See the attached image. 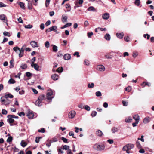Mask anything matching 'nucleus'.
<instances>
[{"label":"nucleus","instance_id":"nucleus-3","mask_svg":"<svg viewBox=\"0 0 154 154\" xmlns=\"http://www.w3.org/2000/svg\"><path fill=\"white\" fill-rule=\"evenodd\" d=\"M47 99L48 100H51L54 98L53 92L52 90H48L47 94Z\"/></svg>","mask_w":154,"mask_h":154},{"label":"nucleus","instance_id":"nucleus-37","mask_svg":"<svg viewBox=\"0 0 154 154\" xmlns=\"http://www.w3.org/2000/svg\"><path fill=\"white\" fill-rule=\"evenodd\" d=\"M88 85L89 88H92L94 87V83H92L91 84L88 83Z\"/></svg>","mask_w":154,"mask_h":154},{"label":"nucleus","instance_id":"nucleus-64","mask_svg":"<svg viewBox=\"0 0 154 154\" xmlns=\"http://www.w3.org/2000/svg\"><path fill=\"white\" fill-rule=\"evenodd\" d=\"M138 55V53L137 52H133V57L135 58Z\"/></svg>","mask_w":154,"mask_h":154},{"label":"nucleus","instance_id":"nucleus-18","mask_svg":"<svg viewBox=\"0 0 154 154\" xmlns=\"http://www.w3.org/2000/svg\"><path fill=\"white\" fill-rule=\"evenodd\" d=\"M18 5H20L21 8L23 9H25V5L24 3L22 2H19L18 3Z\"/></svg>","mask_w":154,"mask_h":154},{"label":"nucleus","instance_id":"nucleus-54","mask_svg":"<svg viewBox=\"0 0 154 154\" xmlns=\"http://www.w3.org/2000/svg\"><path fill=\"white\" fill-rule=\"evenodd\" d=\"M3 34L5 36H7L8 37H10V33L8 32H5L3 33Z\"/></svg>","mask_w":154,"mask_h":154},{"label":"nucleus","instance_id":"nucleus-57","mask_svg":"<svg viewBox=\"0 0 154 154\" xmlns=\"http://www.w3.org/2000/svg\"><path fill=\"white\" fill-rule=\"evenodd\" d=\"M84 25L85 27L88 26L89 25V23L87 20L85 21L84 23Z\"/></svg>","mask_w":154,"mask_h":154},{"label":"nucleus","instance_id":"nucleus-45","mask_svg":"<svg viewBox=\"0 0 154 154\" xmlns=\"http://www.w3.org/2000/svg\"><path fill=\"white\" fill-rule=\"evenodd\" d=\"M36 60V58L35 57H34L33 58H32L31 60V66H33L32 64L34 63V62Z\"/></svg>","mask_w":154,"mask_h":154},{"label":"nucleus","instance_id":"nucleus-16","mask_svg":"<svg viewBox=\"0 0 154 154\" xmlns=\"http://www.w3.org/2000/svg\"><path fill=\"white\" fill-rule=\"evenodd\" d=\"M32 66H33L32 67H33L35 70L37 71L39 70V66L37 64H32Z\"/></svg>","mask_w":154,"mask_h":154},{"label":"nucleus","instance_id":"nucleus-31","mask_svg":"<svg viewBox=\"0 0 154 154\" xmlns=\"http://www.w3.org/2000/svg\"><path fill=\"white\" fill-rule=\"evenodd\" d=\"M6 16L4 14H2L0 15V19L2 20H5Z\"/></svg>","mask_w":154,"mask_h":154},{"label":"nucleus","instance_id":"nucleus-12","mask_svg":"<svg viewBox=\"0 0 154 154\" xmlns=\"http://www.w3.org/2000/svg\"><path fill=\"white\" fill-rule=\"evenodd\" d=\"M70 55L69 54H65L64 56V59L66 60H68L71 58Z\"/></svg>","mask_w":154,"mask_h":154},{"label":"nucleus","instance_id":"nucleus-6","mask_svg":"<svg viewBox=\"0 0 154 154\" xmlns=\"http://www.w3.org/2000/svg\"><path fill=\"white\" fill-rule=\"evenodd\" d=\"M57 29V27L56 26H54L52 27H50L49 28L47 29L46 30V32H47L52 31H55Z\"/></svg>","mask_w":154,"mask_h":154},{"label":"nucleus","instance_id":"nucleus-19","mask_svg":"<svg viewBox=\"0 0 154 154\" xmlns=\"http://www.w3.org/2000/svg\"><path fill=\"white\" fill-rule=\"evenodd\" d=\"M4 97H5V98L7 99L8 98H13L14 96L12 95L11 94H6Z\"/></svg>","mask_w":154,"mask_h":154},{"label":"nucleus","instance_id":"nucleus-9","mask_svg":"<svg viewBox=\"0 0 154 154\" xmlns=\"http://www.w3.org/2000/svg\"><path fill=\"white\" fill-rule=\"evenodd\" d=\"M30 44L33 48L38 47V45L37 42L35 41H32L30 42Z\"/></svg>","mask_w":154,"mask_h":154},{"label":"nucleus","instance_id":"nucleus-23","mask_svg":"<svg viewBox=\"0 0 154 154\" xmlns=\"http://www.w3.org/2000/svg\"><path fill=\"white\" fill-rule=\"evenodd\" d=\"M96 135L99 137L103 135L102 132L100 130H98L96 132Z\"/></svg>","mask_w":154,"mask_h":154},{"label":"nucleus","instance_id":"nucleus-58","mask_svg":"<svg viewBox=\"0 0 154 154\" xmlns=\"http://www.w3.org/2000/svg\"><path fill=\"white\" fill-rule=\"evenodd\" d=\"M69 134L70 136H72L74 138H75V137L74 136V133L73 131H71L69 132Z\"/></svg>","mask_w":154,"mask_h":154},{"label":"nucleus","instance_id":"nucleus-26","mask_svg":"<svg viewBox=\"0 0 154 154\" xmlns=\"http://www.w3.org/2000/svg\"><path fill=\"white\" fill-rule=\"evenodd\" d=\"M88 11H93L94 12H95L96 11V10L94 8L93 6H90L89 7V8L88 9Z\"/></svg>","mask_w":154,"mask_h":154},{"label":"nucleus","instance_id":"nucleus-27","mask_svg":"<svg viewBox=\"0 0 154 154\" xmlns=\"http://www.w3.org/2000/svg\"><path fill=\"white\" fill-rule=\"evenodd\" d=\"M127 145L128 150H130L133 148L134 146V145L132 144H127Z\"/></svg>","mask_w":154,"mask_h":154},{"label":"nucleus","instance_id":"nucleus-21","mask_svg":"<svg viewBox=\"0 0 154 154\" xmlns=\"http://www.w3.org/2000/svg\"><path fill=\"white\" fill-rule=\"evenodd\" d=\"M8 118V121L10 124L11 126L12 125H13L11 124V123L14 122V120L10 117H9V118Z\"/></svg>","mask_w":154,"mask_h":154},{"label":"nucleus","instance_id":"nucleus-7","mask_svg":"<svg viewBox=\"0 0 154 154\" xmlns=\"http://www.w3.org/2000/svg\"><path fill=\"white\" fill-rule=\"evenodd\" d=\"M26 115L29 119H32L34 116L33 113L32 112L29 111L26 113Z\"/></svg>","mask_w":154,"mask_h":154},{"label":"nucleus","instance_id":"nucleus-28","mask_svg":"<svg viewBox=\"0 0 154 154\" xmlns=\"http://www.w3.org/2000/svg\"><path fill=\"white\" fill-rule=\"evenodd\" d=\"M51 46H53V51L54 52H56L57 51V47L54 45H52Z\"/></svg>","mask_w":154,"mask_h":154},{"label":"nucleus","instance_id":"nucleus-20","mask_svg":"<svg viewBox=\"0 0 154 154\" xmlns=\"http://www.w3.org/2000/svg\"><path fill=\"white\" fill-rule=\"evenodd\" d=\"M72 25V23H66V24L64 25L63 26L61 27V29H63L65 28L68 27Z\"/></svg>","mask_w":154,"mask_h":154},{"label":"nucleus","instance_id":"nucleus-36","mask_svg":"<svg viewBox=\"0 0 154 154\" xmlns=\"http://www.w3.org/2000/svg\"><path fill=\"white\" fill-rule=\"evenodd\" d=\"M45 47L47 48H48L50 46V43L48 41H47L45 42Z\"/></svg>","mask_w":154,"mask_h":154},{"label":"nucleus","instance_id":"nucleus-24","mask_svg":"<svg viewBox=\"0 0 154 154\" xmlns=\"http://www.w3.org/2000/svg\"><path fill=\"white\" fill-rule=\"evenodd\" d=\"M105 39L109 41L110 39V36L109 34H106L104 36Z\"/></svg>","mask_w":154,"mask_h":154},{"label":"nucleus","instance_id":"nucleus-51","mask_svg":"<svg viewBox=\"0 0 154 154\" xmlns=\"http://www.w3.org/2000/svg\"><path fill=\"white\" fill-rule=\"evenodd\" d=\"M28 8L30 10H31L32 9V4H30L29 1H28Z\"/></svg>","mask_w":154,"mask_h":154},{"label":"nucleus","instance_id":"nucleus-63","mask_svg":"<svg viewBox=\"0 0 154 154\" xmlns=\"http://www.w3.org/2000/svg\"><path fill=\"white\" fill-rule=\"evenodd\" d=\"M26 76L28 77H31L32 76V74L29 72H26Z\"/></svg>","mask_w":154,"mask_h":154},{"label":"nucleus","instance_id":"nucleus-47","mask_svg":"<svg viewBox=\"0 0 154 154\" xmlns=\"http://www.w3.org/2000/svg\"><path fill=\"white\" fill-rule=\"evenodd\" d=\"M50 0H46L45 5L46 7H48L49 4Z\"/></svg>","mask_w":154,"mask_h":154},{"label":"nucleus","instance_id":"nucleus-32","mask_svg":"<svg viewBox=\"0 0 154 154\" xmlns=\"http://www.w3.org/2000/svg\"><path fill=\"white\" fill-rule=\"evenodd\" d=\"M45 97V96L44 95H41L38 97V99L42 101L44 99Z\"/></svg>","mask_w":154,"mask_h":154},{"label":"nucleus","instance_id":"nucleus-38","mask_svg":"<svg viewBox=\"0 0 154 154\" xmlns=\"http://www.w3.org/2000/svg\"><path fill=\"white\" fill-rule=\"evenodd\" d=\"M118 131V128L115 127H113L112 129V131L113 133L116 132Z\"/></svg>","mask_w":154,"mask_h":154},{"label":"nucleus","instance_id":"nucleus-30","mask_svg":"<svg viewBox=\"0 0 154 154\" xmlns=\"http://www.w3.org/2000/svg\"><path fill=\"white\" fill-rule=\"evenodd\" d=\"M146 85H148L149 86H150V83H149L148 82H143V83L141 84V85L143 87H144Z\"/></svg>","mask_w":154,"mask_h":154},{"label":"nucleus","instance_id":"nucleus-17","mask_svg":"<svg viewBox=\"0 0 154 154\" xmlns=\"http://www.w3.org/2000/svg\"><path fill=\"white\" fill-rule=\"evenodd\" d=\"M58 75L57 74H55L51 76L52 79L55 80H57L58 79Z\"/></svg>","mask_w":154,"mask_h":154},{"label":"nucleus","instance_id":"nucleus-59","mask_svg":"<svg viewBox=\"0 0 154 154\" xmlns=\"http://www.w3.org/2000/svg\"><path fill=\"white\" fill-rule=\"evenodd\" d=\"M97 114V112L96 111H94L92 112V113L91 114V116L92 117H94V116H95Z\"/></svg>","mask_w":154,"mask_h":154},{"label":"nucleus","instance_id":"nucleus-33","mask_svg":"<svg viewBox=\"0 0 154 154\" xmlns=\"http://www.w3.org/2000/svg\"><path fill=\"white\" fill-rule=\"evenodd\" d=\"M132 119L130 117H129L128 119H126L125 120V121L127 123H129L131 122Z\"/></svg>","mask_w":154,"mask_h":154},{"label":"nucleus","instance_id":"nucleus-55","mask_svg":"<svg viewBox=\"0 0 154 154\" xmlns=\"http://www.w3.org/2000/svg\"><path fill=\"white\" fill-rule=\"evenodd\" d=\"M38 132H39L44 133L45 132V130L44 128H42L41 129L38 130Z\"/></svg>","mask_w":154,"mask_h":154},{"label":"nucleus","instance_id":"nucleus-39","mask_svg":"<svg viewBox=\"0 0 154 154\" xmlns=\"http://www.w3.org/2000/svg\"><path fill=\"white\" fill-rule=\"evenodd\" d=\"M32 25L31 24H28L27 25H25L24 27L26 29H31L32 27Z\"/></svg>","mask_w":154,"mask_h":154},{"label":"nucleus","instance_id":"nucleus-53","mask_svg":"<svg viewBox=\"0 0 154 154\" xmlns=\"http://www.w3.org/2000/svg\"><path fill=\"white\" fill-rule=\"evenodd\" d=\"M125 90L128 92H130L131 90V86H128L127 87L125 88Z\"/></svg>","mask_w":154,"mask_h":154},{"label":"nucleus","instance_id":"nucleus-13","mask_svg":"<svg viewBox=\"0 0 154 154\" xmlns=\"http://www.w3.org/2000/svg\"><path fill=\"white\" fill-rule=\"evenodd\" d=\"M109 17V14L108 13H106L103 14L102 16L103 18L104 19L107 20L108 19Z\"/></svg>","mask_w":154,"mask_h":154},{"label":"nucleus","instance_id":"nucleus-42","mask_svg":"<svg viewBox=\"0 0 154 154\" xmlns=\"http://www.w3.org/2000/svg\"><path fill=\"white\" fill-rule=\"evenodd\" d=\"M83 2V0H79L78 2L75 3V5H77L78 4L79 5H82Z\"/></svg>","mask_w":154,"mask_h":154},{"label":"nucleus","instance_id":"nucleus-60","mask_svg":"<svg viewBox=\"0 0 154 154\" xmlns=\"http://www.w3.org/2000/svg\"><path fill=\"white\" fill-rule=\"evenodd\" d=\"M13 50L14 51L17 52V50H20V48L17 46L13 48Z\"/></svg>","mask_w":154,"mask_h":154},{"label":"nucleus","instance_id":"nucleus-44","mask_svg":"<svg viewBox=\"0 0 154 154\" xmlns=\"http://www.w3.org/2000/svg\"><path fill=\"white\" fill-rule=\"evenodd\" d=\"M69 146L65 145L63 146V149H64L65 150H68L69 149Z\"/></svg>","mask_w":154,"mask_h":154},{"label":"nucleus","instance_id":"nucleus-52","mask_svg":"<svg viewBox=\"0 0 154 154\" xmlns=\"http://www.w3.org/2000/svg\"><path fill=\"white\" fill-rule=\"evenodd\" d=\"M136 145H137V147L138 148L140 149L141 148V145L140 144L139 142L137 141L136 142Z\"/></svg>","mask_w":154,"mask_h":154},{"label":"nucleus","instance_id":"nucleus-8","mask_svg":"<svg viewBox=\"0 0 154 154\" xmlns=\"http://www.w3.org/2000/svg\"><path fill=\"white\" fill-rule=\"evenodd\" d=\"M151 120V118L149 116L145 118L143 120V122L144 124H147Z\"/></svg>","mask_w":154,"mask_h":154},{"label":"nucleus","instance_id":"nucleus-15","mask_svg":"<svg viewBox=\"0 0 154 154\" xmlns=\"http://www.w3.org/2000/svg\"><path fill=\"white\" fill-rule=\"evenodd\" d=\"M105 57L107 59H110L112 58L113 56L110 54V53H108L105 55Z\"/></svg>","mask_w":154,"mask_h":154},{"label":"nucleus","instance_id":"nucleus-41","mask_svg":"<svg viewBox=\"0 0 154 154\" xmlns=\"http://www.w3.org/2000/svg\"><path fill=\"white\" fill-rule=\"evenodd\" d=\"M61 139L64 143H68V139L64 137H62Z\"/></svg>","mask_w":154,"mask_h":154},{"label":"nucleus","instance_id":"nucleus-5","mask_svg":"<svg viewBox=\"0 0 154 154\" xmlns=\"http://www.w3.org/2000/svg\"><path fill=\"white\" fill-rule=\"evenodd\" d=\"M97 69L99 71L103 72L105 70V68L103 65H99L97 66Z\"/></svg>","mask_w":154,"mask_h":154},{"label":"nucleus","instance_id":"nucleus-1","mask_svg":"<svg viewBox=\"0 0 154 154\" xmlns=\"http://www.w3.org/2000/svg\"><path fill=\"white\" fill-rule=\"evenodd\" d=\"M105 148V145L104 144L99 145L96 144L94 145L93 148L94 149L97 151H101L104 149Z\"/></svg>","mask_w":154,"mask_h":154},{"label":"nucleus","instance_id":"nucleus-11","mask_svg":"<svg viewBox=\"0 0 154 154\" xmlns=\"http://www.w3.org/2000/svg\"><path fill=\"white\" fill-rule=\"evenodd\" d=\"M68 17L67 16H65L63 15L62 16L61 20L63 23H64L65 22H67V19Z\"/></svg>","mask_w":154,"mask_h":154},{"label":"nucleus","instance_id":"nucleus-35","mask_svg":"<svg viewBox=\"0 0 154 154\" xmlns=\"http://www.w3.org/2000/svg\"><path fill=\"white\" fill-rule=\"evenodd\" d=\"M63 70V68L62 67H60L57 69V71L59 73H60L62 72Z\"/></svg>","mask_w":154,"mask_h":154},{"label":"nucleus","instance_id":"nucleus-62","mask_svg":"<svg viewBox=\"0 0 154 154\" xmlns=\"http://www.w3.org/2000/svg\"><path fill=\"white\" fill-rule=\"evenodd\" d=\"M2 113L4 115H6L7 113V111L5 109H3L2 110Z\"/></svg>","mask_w":154,"mask_h":154},{"label":"nucleus","instance_id":"nucleus-29","mask_svg":"<svg viewBox=\"0 0 154 154\" xmlns=\"http://www.w3.org/2000/svg\"><path fill=\"white\" fill-rule=\"evenodd\" d=\"M27 67V66L26 64H22L20 66V68L22 69H25Z\"/></svg>","mask_w":154,"mask_h":154},{"label":"nucleus","instance_id":"nucleus-40","mask_svg":"<svg viewBox=\"0 0 154 154\" xmlns=\"http://www.w3.org/2000/svg\"><path fill=\"white\" fill-rule=\"evenodd\" d=\"M14 61L13 60H11L10 61V68H13L14 66Z\"/></svg>","mask_w":154,"mask_h":154},{"label":"nucleus","instance_id":"nucleus-4","mask_svg":"<svg viewBox=\"0 0 154 154\" xmlns=\"http://www.w3.org/2000/svg\"><path fill=\"white\" fill-rule=\"evenodd\" d=\"M76 112L74 110H72L68 114V117L69 118L73 119L75 116Z\"/></svg>","mask_w":154,"mask_h":154},{"label":"nucleus","instance_id":"nucleus-10","mask_svg":"<svg viewBox=\"0 0 154 154\" xmlns=\"http://www.w3.org/2000/svg\"><path fill=\"white\" fill-rule=\"evenodd\" d=\"M133 118V119L135 120V122H136L137 123L139 122L140 120V116L138 115L137 114L134 115Z\"/></svg>","mask_w":154,"mask_h":154},{"label":"nucleus","instance_id":"nucleus-22","mask_svg":"<svg viewBox=\"0 0 154 154\" xmlns=\"http://www.w3.org/2000/svg\"><path fill=\"white\" fill-rule=\"evenodd\" d=\"M27 145V143L24 141V140H22L21 142L20 145L23 147H25Z\"/></svg>","mask_w":154,"mask_h":154},{"label":"nucleus","instance_id":"nucleus-43","mask_svg":"<svg viewBox=\"0 0 154 154\" xmlns=\"http://www.w3.org/2000/svg\"><path fill=\"white\" fill-rule=\"evenodd\" d=\"M15 82L14 80L13 79L11 78L8 81V83L9 84H13Z\"/></svg>","mask_w":154,"mask_h":154},{"label":"nucleus","instance_id":"nucleus-25","mask_svg":"<svg viewBox=\"0 0 154 154\" xmlns=\"http://www.w3.org/2000/svg\"><path fill=\"white\" fill-rule=\"evenodd\" d=\"M117 37L119 38H122L124 36V34L123 33H121L119 34L117 33L116 34Z\"/></svg>","mask_w":154,"mask_h":154},{"label":"nucleus","instance_id":"nucleus-14","mask_svg":"<svg viewBox=\"0 0 154 154\" xmlns=\"http://www.w3.org/2000/svg\"><path fill=\"white\" fill-rule=\"evenodd\" d=\"M42 101L38 99L35 102V104L37 106H40L42 105Z\"/></svg>","mask_w":154,"mask_h":154},{"label":"nucleus","instance_id":"nucleus-48","mask_svg":"<svg viewBox=\"0 0 154 154\" xmlns=\"http://www.w3.org/2000/svg\"><path fill=\"white\" fill-rule=\"evenodd\" d=\"M140 3V0H136L134 2L135 4L137 6H138L139 5Z\"/></svg>","mask_w":154,"mask_h":154},{"label":"nucleus","instance_id":"nucleus-50","mask_svg":"<svg viewBox=\"0 0 154 154\" xmlns=\"http://www.w3.org/2000/svg\"><path fill=\"white\" fill-rule=\"evenodd\" d=\"M97 97H100L102 95L101 92L100 91H97L95 93Z\"/></svg>","mask_w":154,"mask_h":154},{"label":"nucleus","instance_id":"nucleus-46","mask_svg":"<svg viewBox=\"0 0 154 154\" xmlns=\"http://www.w3.org/2000/svg\"><path fill=\"white\" fill-rule=\"evenodd\" d=\"M12 137L11 136L9 137L7 140V142H10L12 141Z\"/></svg>","mask_w":154,"mask_h":154},{"label":"nucleus","instance_id":"nucleus-2","mask_svg":"<svg viewBox=\"0 0 154 154\" xmlns=\"http://www.w3.org/2000/svg\"><path fill=\"white\" fill-rule=\"evenodd\" d=\"M4 98V97H2L1 98L0 100L2 103V105H7L9 104L11 102L10 100L7 98L5 99Z\"/></svg>","mask_w":154,"mask_h":154},{"label":"nucleus","instance_id":"nucleus-61","mask_svg":"<svg viewBox=\"0 0 154 154\" xmlns=\"http://www.w3.org/2000/svg\"><path fill=\"white\" fill-rule=\"evenodd\" d=\"M41 138H42V137H36L35 140V142L37 143H38L40 139H41Z\"/></svg>","mask_w":154,"mask_h":154},{"label":"nucleus","instance_id":"nucleus-34","mask_svg":"<svg viewBox=\"0 0 154 154\" xmlns=\"http://www.w3.org/2000/svg\"><path fill=\"white\" fill-rule=\"evenodd\" d=\"M9 117H10L11 118H18V117L17 116H15L14 115H8L7 116L8 118H9Z\"/></svg>","mask_w":154,"mask_h":154},{"label":"nucleus","instance_id":"nucleus-49","mask_svg":"<svg viewBox=\"0 0 154 154\" xmlns=\"http://www.w3.org/2000/svg\"><path fill=\"white\" fill-rule=\"evenodd\" d=\"M86 110L89 111L90 110V107L88 106V105H85V107H84V108Z\"/></svg>","mask_w":154,"mask_h":154},{"label":"nucleus","instance_id":"nucleus-56","mask_svg":"<svg viewBox=\"0 0 154 154\" xmlns=\"http://www.w3.org/2000/svg\"><path fill=\"white\" fill-rule=\"evenodd\" d=\"M7 6L6 5L3 3L2 2H0V8L5 7Z\"/></svg>","mask_w":154,"mask_h":154}]
</instances>
